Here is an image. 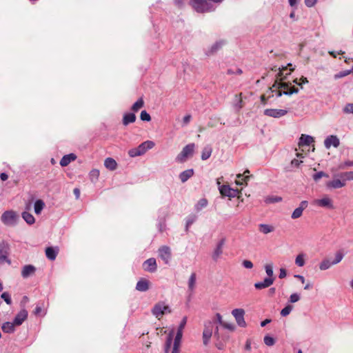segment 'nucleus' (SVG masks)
Segmentation results:
<instances>
[{"label": "nucleus", "mask_w": 353, "mask_h": 353, "mask_svg": "<svg viewBox=\"0 0 353 353\" xmlns=\"http://www.w3.org/2000/svg\"><path fill=\"white\" fill-rule=\"evenodd\" d=\"M28 317V312L26 310H21L15 316L14 322L16 326L21 325Z\"/></svg>", "instance_id": "obj_16"}, {"label": "nucleus", "mask_w": 353, "mask_h": 353, "mask_svg": "<svg viewBox=\"0 0 353 353\" xmlns=\"http://www.w3.org/2000/svg\"><path fill=\"white\" fill-rule=\"evenodd\" d=\"M344 181L346 180H353V172H347L341 174Z\"/></svg>", "instance_id": "obj_45"}, {"label": "nucleus", "mask_w": 353, "mask_h": 353, "mask_svg": "<svg viewBox=\"0 0 353 353\" xmlns=\"http://www.w3.org/2000/svg\"><path fill=\"white\" fill-rule=\"evenodd\" d=\"M58 254V249L52 247L47 248L46 250V256L50 260H54Z\"/></svg>", "instance_id": "obj_25"}, {"label": "nucleus", "mask_w": 353, "mask_h": 353, "mask_svg": "<svg viewBox=\"0 0 353 353\" xmlns=\"http://www.w3.org/2000/svg\"><path fill=\"white\" fill-rule=\"evenodd\" d=\"M350 73V71L340 72L339 74H335L334 75V78L335 79H339V78H341V77H343L349 74Z\"/></svg>", "instance_id": "obj_59"}, {"label": "nucleus", "mask_w": 353, "mask_h": 353, "mask_svg": "<svg viewBox=\"0 0 353 353\" xmlns=\"http://www.w3.org/2000/svg\"><path fill=\"white\" fill-rule=\"evenodd\" d=\"M136 117L133 113L126 114L123 117V124L128 125V123L134 122Z\"/></svg>", "instance_id": "obj_34"}, {"label": "nucleus", "mask_w": 353, "mask_h": 353, "mask_svg": "<svg viewBox=\"0 0 353 353\" xmlns=\"http://www.w3.org/2000/svg\"><path fill=\"white\" fill-rule=\"evenodd\" d=\"M313 143L314 139L312 137L302 134L299 142V147L302 151H304L305 150V147H310ZM306 150L309 151L310 149Z\"/></svg>", "instance_id": "obj_10"}, {"label": "nucleus", "mask_w": 353, "mask_h": 353, "mask_svg": "<svg viewBox=\"0 0 353 353\" xmlns=\"http://www.w3.org/2000/svg\"><path fill=\"white\" fill-rule=\"evenodd\" d=\"M1 298L8 303V304H10L11 303V298H10V295L9 294V293L8 292H3L2 294H1Z\"/></svg>", "instance_id": "obj_50"}, {"label": "nucleus", "mask_w": 353, "mask_h": 353, "mask_svg": "<svg viewBox=\"0 0 353 353\" xmlns=\"http://www.w3.org/2000/svg\"><path fill=\"white\" fill-rule=\"evenodd\" d=\"M345 185V182L344 180L341 181L339 179H334L331 181H329L327 183V186L328 188H340Z\"/></svg>", "instance_id": "obj_23"}, {"label": "nucleus", "mask_w": 353, "mask_h": 353, "mask_svg": "<svg viewBox=\"0 0 353 353\" xmlns=\"http://www.w3.org/2000/svg\"><path fill=\"white\" fill-rule=\"evenodd\" d=\"M76 159V156L74 154L65 155L60 161V165L63 167L67 166L70 162Z\"/></svg>", "instance_id": "obj_24"}, {"label": "nucleus", "mask_w": 353, "mask_h": 353, "mask_svg": "<svg viewBox=\"0 0 353 353\" xmlns=\"http://www.w3.org/2000/svg\"><path fill=\"white\" fill-rule=\"evenodd\" d=\"M17 214L13 210H8L3 212L1 216V221L6 225H14L18 220Z\"/></svg>", "instance_id": "obj_7"}, {"label": "nucleus", "mask_w": 353, "mask_h": 353, "mask_svg": "<svg viewBox=\"0 0 353 353\" xmlns=\"http://www.w3.org/2000/svg\"><path fill=\"white\" fill-rule=\"evenodd\" d=\"M216 318L217 321H219V323L221 325H223V327H225L226 328H228L230 330H232L233 329V325H232L226 323L223 321L222 316H221V315L220 314H216Z\"/></svg>", "instance_id": "obj_39"}, {"label": "nucleus", "mask_w": 353, "mask_h": 353, "mask_svg": "<svg viewBox=\"0 0 353 353\" xmlns=\"http://www.w3.org/2000/svg\"><path fill=\"white\" fill-rule=\"evenodd\" d=\"M295 263L299 267H303L305 265V254L303 253L297 255L295 259Z\"/></svg>", "instance_id": "obj_35"}, {"label": "nucleus", "mask_w": 353, "mask_h": 353, "mask_svg": "<svg viewBox=\"0 0 353 353\" xmlns=\"http://www.w3.org/2000/svg\"><path fill=\"white\" fill-rule=\"evenodd\" d=\"M314 203L318 206L321 207H327V208H332V201L330 198L328 196H324L322 199H316L314 201Z\"/></svg>", "instance_id": "obj_17"}, {"label": "nucleus", "mask_w": 353, "mask_h": 353, "mask_svg": "<svg viewBox=\"0 0 353 353\" xmlns=\"http://www.w3.org/2000/svg\"><path fill=\"white\" fill-rule=\"evenodd\" d=\"M22 217L24 221L29 225H32L35 222L34 217L28 212H23L22 213Z\"/></svg>", "instance_id": "obj_33"}, {"label": "nucleus", "mask_w": 353, "mask_h": 353, "mask_svg": "<svg viewBox=\"0 0 353 353\" xmlns=\"http://www.w3.org/2000/svg\"><path fill=\"white\" fill-rule=\"evenodd\" d=\"M221 46V43H216L212 47V52H216L218 48Z\"/></svg>", "instance_id": "obj_63"}, {"label": "nucleus", "mask_w": 353, "mask_h": 353, "mask_svg": "<svg viewBox=\"0 0 353 353\" xmlns=\"http://www.w3.org/2000/svg\"><path fill=\"white\" fill-rule=\"evenodd\" d=\"M223 243L221 242H220L216 248H215V250H214L213 253H212V258L214 260L216 261L219 257L221 255L222 252H223Z\"/></svg>", "instance_id": "obj_32"}, {"label": "nucleus", "mask_w": 353, "mask_h": 353, "mask_svg": "<svg viewBox=\"0 0 353 353\" xmlns=\"http://www.w3.org/2000/svg\"><path fill=\"white\" fill-rule=\"evenodd\" d=\"M173 336H174V331L172 330V331L169 334L168 337V339H167V341H166V343H165V353H168V350L170 349V346H171Z\"/></svg>", "instance_id": "obj_40"}, {"label": "nucleus", "mask_w": 353, "mask_h": 353, "mask_svg": "<svg viewBox=\"0 0 353 353\" xmlns=\"http://www.w3.org/2000/svg\"><path fill=\"white\" fill-rule=\"evenodd\" d=\"M208 204V201L205 199H202L201 200L199 201L197 205H196V208L197 210H201V208L205 207Z\"/></svg>", "instance_id": "obj_46"}, {"label": "nucleus", "mask_w": 353, "mask_h": 353, "mask_svg": "<svg viewBox=\"0 0 353 353\" xmlns=\"http://www.w3.org/2000/svg\"><path fill=\"white\" fill-rule=\"evenodd\" d=\"M150 281L145 279H141L138 281L136 289L141 292H145L148 290L150 285Z\"/></svg>", "instance_id": "obj_19"}, {"label": "nucleus", "mask_w": 353, "mask_h": 353, "mask_svg": "<svg viewBox=\"0 0 353 353\" xmlns=\"http://www.w3.org/2000/svg\"><path fill=\"white\" fill-rule=\"evenodd\" d=\"M105 167L111 171L115 170L117 168V163L112 158H107L104 161Z\"/></svg>", "instance_id": "obj_22"}, {"label": "nucleus", "mask_w": 353, "mask_h": 353, "mask_svg": "<svg viewBox=\"0 0 353 353\" xmlns=\"http://www.w3.org/2000/svg\"><path fill=\"white\" fill-rule=\"evenodd\" d=\"M243 265L245 268L251 269V268H252V267H253V263H252L250 261H248V260H244V261H243Z\"/></svg>", "instance_id": "obj_57"}, {"label": "nucleus", "mask_w": 353, "mask_h": 353, "mask_svg": "<svg viewBox=\"0 0 353 353\" xmlns=\"http://www.w3.org/2000/svg\"><path fill=\"white\" fill-rule=\"evenodd\" d=\"M212 154V148L210 147H205L203 148L201 154V159L203 160L208 159Z\"/></svg>", "instance_id": "obj_36"}, {"label": "nucleus", "mask_w": 353, "mask_h": 353, "mask_svg": "<svg viewBox=\"0 0 353 353\" xmlns=\"http://www.w3.org/2000/svg\"><path fill=\"white\" fill-rule=\"evenodd\" d=\"M141 119L143 121H150L151 120V117L146 111H142L141 113Z\"/></svg>", "instance_id": "obj_48"}, {"label": "nucleus", "mask_w": 353, "mask_h": 353, "mask_svg": "<svg viewBox=\"0 0 353 353\" xmlns=\"http://www.w3.org/2000/svg\"><path fill=\"white\" fill-rule=\"evenodd\" d=\"M293 309V306L291 305H288L287 306H285L281 312V314L283 316H285L287 315H288L291 311Z\"/></svg>", "instance_id": "obj_43"}, {"label": "nucleus", "mask_w": 353, "mask_h": 353, "mask_svg": "<svg viewBox=\"0 0 353 353\" xmlns=\"http://www.w3.org/2000/svg\"><path fill=\"white\" fill-rule=\"evenodd\" d=\"M264 114L268 117L279 118L285 115L287 110L281 109H267L264 111Z\"/></svg>", "instance_id": "obj_11"}, {"label": "nucleus", "mask_w": 353, "mask_h": 353, "mask_svg": "<svg viewBox=\"0 0 353 353\" xmlns=\"http://www.w3.org/2000/svg\"><path fill=\"white\" fill-rule=\"evenodd\" d=\"M186 323H187V317H184L180 323V325L178 328L176 335L175 336V339H177V340L181 339L182 334H183V330L185 326Z\"/></svg>", "instance_id": "obj_30"}, {"label": "nucleus", "mask_w": 353, "mask_h": 353, "mask_svg": "<svg viewBox=\"0 0 353 353\" xmlns=\"http://www.w3.org/2000/svg\"><path fill=\"white\" fill-rule=\"evenodd\" d=\"M190 119H191L190 115H187V116L184 117H183V123L185 124H188L190 122Z\"/></svg>", "instance_id": "obj_64"}, {"label": "nucleus", "mask_w": 353, "mask_h": 353, "mask_svg": "<svg viewBox=\"0 0 353 353\" xmlns=\"http://www.w3.org/2000/svg\"><path fill=\"white\" fill-rule=\"evenodd\" d=\"M194 174L193 170H187L183 172H181L179 175V178L182 182H185L188 179H190Z\"/></svg>", "instance_id": "obj_31"}, {"label": "nucleus", "mask_w": 353, "mask_h": 353, "mask_svg": "<svg viewBox=\"0 0 353 353\" xmlns=\"http://www.w3.org/2000/svg\"><path fill=\"white\" fill-rule=\"evenodd\" d=\"M171 312V310L168 305H166L165 302L157 303L152 309L153 314L160 319L164 314Z\"/></svg>", "instance_id": "obj_6"}, {"label": "nucleus", "mask_w": 353, "mask_h": 353, "mask_svg": "<svg viewBox=\"0 0 353 353\" xmlns=\"http://www.w3.org/2000/svg\"><path fill=\"white\" fill-rule=\"evenodd\" d=\"M45 207V203L41 199H38L34 205V210L36 214L39 215L41 213Z\"/></svg>", "instance_id": "obj_26"}, {"label": "nucleus", "mask_w": 353, "mask_h": 353, "mask_svg": "<svg viewBox=\"0 0 353 353\" xmlns=\"http://www.w3.org/2000/svg\"><path fill=\"white\" fill-rule=\"evenodd\" d=\"M317 0H305V3L307 7H312L313 6Z\"/></svg>", "instance_id": "obj_60"}, {"label": "nucleus", "mask_w": 353, "mask_h": 353, "mask_svg": "<svg viewBox=\"0 0 353 353\" xmlns=\"http://www.w3.org/2000/svg\"><path fill=\"white\" fill-rule=\"evenodd\" d=\"M264 343H265V345H267L268 346H272L274 344L275 341H274V338H272L270 336H265L264 337Z\"/></svg>", "instance_id": "obj_44"}, {"label": "nucleus", "mask_w": 353, "mask_h": 353, "mask_svg": "<svg viewBox=\"0 0 353 353\" xmlns=\"http://www.w3.org/2000/svg\"><path fill=\"white\" fill-rule=\"evenodd\" d=\"M159 256L164 261L165 263H168L171 257L170 250L167 246L161 247L159 250Z\"/></svg>", "instance_id": "obj_14"}, {"label": "nucleus", "mask_w": 353, "mask_h": 353, "mask_svg": "<svg viewBox=\"0 0 353 353\" xmlns=\"http://www.w3.org/2000/svg\"><path fill=\"white\" fill-rule=\"evenodd\" d=\"M15 326L14 322H6L2 325L1 329L6 333H12L14 332Z\"/></svg>", "instance_id": "obj_27"}, {"label": "nucleus", "mask_w": 353, "mask_h": 353, "mask_svg": "<svg viewBox=\"0 0 353 353\" xmlns=\"http://www.w3.org/2000/svg\"><path fill=\"white\" fill-rule=\"evenodd\" d=\"M259 230L263 234H268L274 230V227L268 224H261L259 226Z\"/></svg>", "instance_id": "obj_28"}, {"label": "nucleus", "mask_w": 353, "mask_h": 353, "mask_svg": "<svg viewBox=\"0 0 353 353\" xmlns=\"http://www.w3.org/2000/svg\"><path fill=\"white\" fill-rule=\"evenodd\" d=\"M286 276V271L283 268L280 269L279 278L283 279Z\"/></svg>", "instance_id": "obj_61"}, {"label": "nucleus", "mask_w": 353, "mask_h": 353, "mask_svg": "<svg viewBox=\"0 0 353 353\" xmlns=\"http://www.w3.org/2000/svg\"><path fill=\"white\" fill-rule=\"evenodd\" d=\"M214 324L211 321H208L205 324V327L203 333V339L204 344H207L210 339L213 330H214Z\"/></svg>", "instance_id": "obj_9"}, {"label": "nucleus", "mask_w": 353, "mask_h": 353, "mask_svg": "<svg viewBox=\"0 0 353 353\" xmlns=\"http://www.w3.org/2000/svg\"><path fill=\"white\" fill-rule=\"evenodd\" d=\"M307 206V201H302L300 206L294 210L292 214V218L294 219L299 218L303 213V210Z\"/></svg>", "instance_id": "obj_18"}, {"label": "nucleus", "mask_w": 353, "mask_h": 353, "mask_svg": "<svg viewBox=\"0 0 353 353\" xmlns=\"http://www.w3.org/2000/svg\"><path fill=\"white\" fill-rule=\"evenodd\" d=\"M7 256V252L4 245H0V264L3 263Z\"/></svg>", "instance_id": "obj_37"}, {"label": "nucleus", "mask_w": 353, "mask_h": 353, "mask_svg": "<svg viewBox=\"0 0 353 353\" xmlns=\"http://www.w3.org/2000/svg\"><path fill=\"white\" fill-rule=\"evenodd\" d=\"M339 144V139L335 135L328 136L324 141V145L327 149H329L331 146L337 148Z\"/></svg>", "instance_id": "obj_12"}, {"label": "nucleus", "mask_w": 353, "mask_h": 353, "mask_svg": "<svg viewBox=\"0 0 353 353\" xmlns=\"http://www.w3.org/2000/svg\"><path fill=\"white\" fill-rule=\"evenodd\" d=\"M282 201V198L277 195H269L265 197L264 202L267 204L279 203Z\"/></svg>", "instance_id": "obj_29"}, {"label": "nucleus", "mask_w": 353, "mask_h": 353, "mask_svg": "<svg viewBox=\"0 0 353 353\" xmlns=\"http://www.w3.org/2000/svg\"><path fill=\"white\" fill-rule=\"evenodd\" d=\"M232 314L234 317L235 321L238 325L242 327H245L246 326V323L244 319L245 316V310L242 308H236L234 309L232 311Z\"/></svg>", "instance_id": "obj_8"}, {"label": "nucleus", "mask_w": 353, "mask_h": 353, "mask_svg": "<svg viewBox=\"0 0 353 353\" xmlns=\"http://www.w3.org/2000/svg\"><path fill=\"white\" fill-rule=\"evenodd\" d=\"M332 264V263L331 262H330L328 260H323L321 263L319 268L321 270H325L328 269L331 266Z\"/></svg>", "instance_id": "obj_42"}, {"label": "nucleus", "mask_w": 353, "mask_h": 353, "mask_svg": "<svg viewBox=\"0 0 353 353\" xmlns=\"http://www.w3.org/2000/svg\"><path fill=\"white\" fill-rule=\"evenodd\" d=\"M223 177L219 178L216 180V183L219 185V190L222 196H228L230 199L237 196L239 198V194L241 193V190L238 189H233L230 188L228 185H221V179Z\"/></svg>", "instance_id": "obj_2"}, {"label": "nucleus", "mask_w": 353, "mask_h": 353, "mask_svg": "<svg viewBox=\"0 0 353 353\" xmlns=\"http://www.w3.org/2000/svg\"><path fill=\"white\" fill-rule=\"evenodd\" d=\"M195 282H196V275H195V274H192L189 280V287L190 288H193V287L195 284Z\"/></svg>", "instance_id": "obj_54"}, {"label": "nucleus", "mask_w": 353, "mask_h": 353, "mask_svg": "<svg viewBox=\"0 0 353 353\" xmlns=\"http://www.w3.org/2000/svg\"><path fill=\"white\" fill-rule=\"evenodd\" d=\"M180 343L181 340H177V339H174L172 353H179Z\"/></svg>", "instance_id": "obj_41"}, {"label": "nucleus", "mask_w": 353, "mask_h": 353, "mask_svg": "<svg viewBox=\"0 0 353 353\" xmlns=\"http://www.w3.org/2000/svg\"><path fill=\"white\" fill-rule=\"evenodd\" d=\"M154 143L152 141H146L140 144L137 148H132L128 151V154L131 157L141 156L145 154L148 150L152 149L154 146Z\"/></svg>", "instance_id": "obj_3"}, {"label": "nucleus", "mask_w": 353, "mask_h": 353, "mask_svg": "<svg viewBox=\"0 0 353 353\" xmlns=\"http://www.w3.org/2000/svg\"><path fill=\"white\" fill-rule=\"evenodd\" d=\"M144 102L142 99H139L137 102H135L132 107V110L134 112H137L139 110H140L143 106Z\"/></svg>", "instance_id": "obj_38"}, {"label": "nucleus", "mask_w": 353, "mask_h": 353, "mask_svg": "<svg viewBox=\"0 0 353 353\" xmlns=\"http://www.w3.org/2000/svg\"><path fill=\"white\" fill-rule=\"evenodd\" d=\"M327 176L323 172H319L313 175V179L315 181H318L320 179Z\"/></svg>", "instance_id": "obj_52"}, {"label": "nucleus", "mask_w": 353, "mask_h": 353, "mask_svg": "<svg viewBox=\"0 0 353 353\" xmlns=\"http://www.w3.org/2000/svg\"><path fill=\"white\" fill-rule=\"evenodd\" d=\"M190 5L198 12H205L211 10V6L206 0H190Z\"/></svg>", "instance_id": "obj_5"}, {"label": "nucleus", "mask_w": 353, "mask_h": 353, "mask_svg": "<svg viewBox=\"0 0 353 353\" xmlns=\"http://www.w3.org/2000/svg\"><path fill=\"white\" fill-rule=\"evenodd\" d=\"M292 65L289 64L288 67L279 68V72L277 74L275 82L270 88L271 92H275L276 97H280L282 94H292L297 92L299 89L289 81H285L288 74L293 70L291 68Z\"/></svg>", "instance_id": "obj_1"}, {"label": "nucleus", "mask_w": 353, "mask_h": 353, "mask_svg": "<svg viewBox=\"0 0 353 353\" xmlns=\"http://www.w3.org/2000/svg\"><path fill=\"white\" fill-rule=\"evenodd\" d=\"M265 272L267 273V274L268 275V278H273V270H272V267L271 265H266L265 267Z\"/></svg>", "instance_id": "obj_49"}, {"label": "nucleus", "mask_w": 353, "mask_h": 353, "mask_svg": "<svg viewBox=\"0 0 353 353\" xmlns=\"http://www.w3.org/2000/svg\"><path fill=\"white\" fill-rule=\"evenodd\" d=\"M35 272V268L32 265H25L21 271V274L23 278H27L33 274Z\"/></svg>", "instance_id": "obj_21"}, {"label": "nucleus", "mask_w": 353, "mask_h": 353, "mask_svg": "<svg viewBox=\"0 0 353 353\" xmlns=\"http://www.w3.org/2000/svg\"><path fill=\"white\" fill-rule=\"evenodd\" d=\"M344 112L346 113H353V103H350L344 108Z\"/></svg>", "instance_id": "obj_56"}, {"label": "nucleus", "mask_w": 353, "mask_h": 353, "mask_svg": "<svg viewBox=\"0 0 353 353\" xmlns=\"http://www.w3.org/2000/svg\"><path fill=\"white\" fill-rule=\"evenodd\" d=\"M301 163H302V161H299L298 159H293L291 161V164L296 167H298Z\"/></svg>", "instance_id": "obj_62"}, {"label": "nucleus", "mask_w": 353, "mask_h": 353, "mask_svg": "<svg viewBox=\"0 0 353 353\" xmlns=\"http://www.w3.org/2000/svg\"><path fill=\"white\" fill-rule=\"evenodd\" d=\"M274 282V278H266L263 282L256 283L254 286L256 289L261 290L270 286Z\"/></svg>", "instance_id": "obj_20"}, {"label": "nucleus", "mask_w": 353, "mask_h": 353, "mask_svg": "<svg viewBox=\"0 0 353 353\" xmlns=\"http://www.w3.org/2000/svg\"><path fill=\"white\" fill-rule=\"evenodd\" d=\"M343 257V254L341 252H338L335 255V259L332 262V264L339 263Z\"/></svg>", "instance_id": "obj_47"}, {"label": "nucleus", "mask_w": 353, "mask_h": 353, "mask_svg": "<svg viewBox=\"0 0 353 353\" xmlns=\"http://www.w3.org/2000/svg\"><path fill=\"white\" fill-rule=\"evenodd\" d=\"M300 299V296L298 294L296 293H294L292 294H291L290 297V301L291 303H296Z\"/></svg>", "instance_id": "obj_53"}, {"label": "nucleus", "mask_w": 353, "mask_h": 353, "mask_svg": "<svg viewBox=\"0 0 353 353\" xmlns=\"http://www.w3.org/2000/svg\"><path fill=\"white\" fill-rule=\"evenodd\" d=\"M90 176L91 179L94 178L97 179L99 176V171L98 170H93L90 172Z\"/></svg>", "instance_id": "obj_55"}, {"label": "nucleus", "mask_w": 353, "mask_h": 353, "mask_svg": "<svg viewBox=\"0 0 353 353\" xmlns=\"http://www.w3.org/2000/svg\"><path fill=\"white\" fill-rule=\"evenodd\" d=\"M250 171L247 170L243 172V174H238L236 175V179L235 181L236 184L240 185H246L248 183L247 181L250 177V176L248 175Z\"/></svg>", "instance_id": "obj_15"}, {"label": "nucleus", "mask_w": 353, "mask_h": 353, "mask_svg": "<svg viewBox=\"0 0 353 353\" xmlns=\"http://www.w3.org/2000/svg\"><path fill=\"white\" fill-rule=\"evenodd\" d=\"M241 95H242L241 93H240L239 95H236V97L239 98L238 99L239 102L236 105V107L238 110H240L243 107V103Z\"/></svg>", "instance_id": "obj_51"}, {"label": "nucleus", "mask_w": 353, "mask_h": 353, "mask_svg": "<svg viewBox=\"0 0 353 353\" xmlns=\"http://www.w3.org/2000/svg\"><path fill=\"white\" fill-rule=\"evenodd\" d=\"M296 84L301 85L302 83H305L307 82V78L302 77L298 81V79H296L294 81Z\"/></svg>", "instance_id": "obj_58"}, {"label": "nucleus", "mask_w": 353, "mask_h": 353, "mask_svg": "<svg viewBox=\"0 0 353 353\" xmlns=\"http://www.w3.org/2000/svg\"><path fill=\"white\" fill-rule=\"evenodd\" d=\"M195 149L194 143H190L185 145L182 151L177 155L176 160L178 162L183 163L186 161V160L192 157Z\"/></svg>", "instance_id": "obj_4"}, {"label": "nucleus", "mask_w": 353, "mask_h": 353, "mask_svg": "<svg viewBox=\"0 0 353 353\" xmlns=\"http://www.w3.org/2000/svg\"><path fill=\"white\" fill-rule=\"evenodd\" d=\"M143 268L145 271L154 272L157 270V262L155 259L150 258L146 260L143 264Z\"/></svg>", "instance_id": "obj_13"}]
</instances>
